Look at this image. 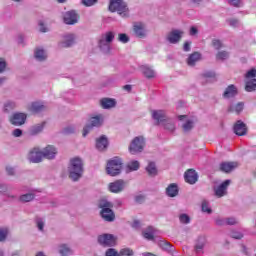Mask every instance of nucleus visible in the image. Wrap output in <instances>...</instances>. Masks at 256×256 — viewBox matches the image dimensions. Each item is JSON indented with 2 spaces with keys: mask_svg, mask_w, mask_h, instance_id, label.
Listing matches in <instances>:
<instances>
[{
  "mask_svg": "<svg viewBox=\"0 0 256 256\" xmlns=\"http://www.w3.org/2000/svg\"><path fill=\"white\" fill-rule=\"evenodd\" d=\"M47 109V106L43 104V102H33L31 104V111L33 113H43Z\"/></svg>",
  "mask_w": 256,
  "mask_h": 256,
  "instance_id": "nucleus-24",
  "label": "nucleus"
},
{
  "mask_svg": "<svg viewBox=\"0 0 256 256\" xmlns=\"http://www.w3.org/2000/svg\"><path fill=\"white\" fill-rule=\"evenodd\" d=\"M63 133L65 135H71V133H75V127L73 126H68L63 130Z\"/></svg>",
  "mask_w": 256,
  "mask_h": 256,
  "instance_id": "nucleus-55",
  "label": "nucleus"
},
{
  "mask_svg": "<svg viewBox=\"0 0 256 256\" xmlns=\"http://www.w3.org/2000/svg\"><path fill=\"white\" fill-rule=\"evenodd\" d=\"M230 237H232V239H243V233L237 230H232L230 232Z\"/></svg>",
  "mask_w": 256,
  "mask_h": 256,
  "instance_id": "nucleus-44",
  "label": "nucleus"
},
{
  "mask_svg": "<svg viewBox=\"0 0 256 256\" xmlns=\"http://www.w3.org/2000/svg\"><path fill=\"white\" fill-rule=\"evenodd\" d=\"M98 243L102 247H115V236L113 234H103L98 236Z\"/></svg>",
  "mask_w": 256,
  "mask_h": 256,
  "instance_id": "nucleus-8",
  "label": "nucleus"
},
{
  "mask_svg": "<svg viewBox=\"0 0 256 256\" xmlns=\"http://www.w3.org/2000/svg\"><path fill=\"white\" fill-rule=\"evenodd\" d=\"M118 40L120 41V43H129V36H127V34L125 33H120L118 35Z\"/></svg>",
  "mask_w": 256,
  "mask_h": 256,
  "instance_id": "nucleus-48",
  "label": "nucleus"
},
{
  "mask_svg": "<svg viewBox=\"0 0 256 256\" xmlns=\"http://www.w3.org/2000/svg\"><path fill=\"white\" fill-rule=\"evenodd\" d=\"M139 167H141V165L139 164V161H137V160H131L127 164V169L129 171H139Z\"/></svg>",
  "mask_w": 256,
  "mask_h": 256,
  "instance_id": "nucleus-33",
  "label": "nucleus"
},
{
  "mask_svg": "<svg viewBox=\"0 0 256 256\" xmlns=\"http://www.w3.org/2000/svg\"><path fill=\"white\" fill-rule=\"evenodd\" d=\"M5 67H7V62H5V60H0V73L5 71Z\"/></svg>",
  "mask_w": 256,
  "mask_h": 256,
  "instance_id": "nucleus-62",
  "label": "nucleus"
},
{
  "mask_svg": "<svg viewBox=\"0 0 256 256\" xmlns=\"http://www.w3.org/2000/svg\"><path fill=\"white\" fill-rule=\"evenodd\" d=\"M131 227H132L133 229H141V221H139V220H134L133 223H132V225H131Z\"/></svg>",
  "mask_w": 256,
  "mask_h": 256,
  "instance_id": "nucleus-61",
  "label": "nucleus"
},
{
  "mask_svg": "<svg viewBox=\"0 0 256 256\" xmlns=\"http://www.w3.org/2000/svg\"><path fill=\"white\" fill-rule=\"evenodd\" d=\"M36 224H37L39 231H43V228L45 227V222H43V219L38 218L36 220Z\"/></svg>",
  "mask_w": 256,
  "mask_h": 256,
  "instance_id": "nucleus-56",
  "label": "nucleus"
},
{
  "mask_svg": "<svg viewBox=\"0 0 256 256\" xmlns=\"http://www.w3.org/2000/svg\"><path fill=\"white\" fill-rule=\"evenodd\" d=\"M143 237H144V239H147L148 241H153V239H155V228H153V226L147 227L143 231Z\"/></svg>",
  "mask_w": 256,
  "mask_h": 256,
  "instance_id": "nucleus-25",
  "label": "nucleus"
},
{
  "mask_svg": "<svg viewBox=\"0 0 256 256\" xmlns=\"http://www.w3.org/2000/svg\"><path fill=\"white\" fill-rule=\"evenodd\" d=\"M202 211L203 213H208V214H211L212 213V210L211 208L209 207V203H207V201H204L202 203Z\"/></svg>",
  "mask_w": 256,
  "mask_h": 256,
  "instance_id": "nucleus-49",
  "label": "nucleus"
},
{
  "mask_svg": "<svg viewBox=\"0 0 256 256\" xmlns=\"http://www.w3.org/2000/svg\"><path fill=\"white\" fill-rule=\"evenodd\" d=\"M43 127H45V123L34 126L31 129V135H37V133H41L43 131Z\"/></svg>",
  "mask_w": 256,
  "mask_h": 256,
  "instance_id": "nucleus-41",
  "label": "nucleus"
},
{
  "mask_svg": "<svg viewBox=\"0 0 256 256\" xmlns=\"http://www.w3.org/2000/svg\"><path fill=\"white\" fill-rule=\"evenodd\" d=\"M166 195L168 197H177L179 195V186L175 183L168 185L166 188Z\"/></svg>",
  "mask_w": 256,
  "mask_h": 256,
  "instance_id": "nucleus-21",
  "label": "nucleus"
},
{
  "mask_svg": "<svg viewBox=\"0 0 256 256\" xmlns=\"http://www.w3.org/2000/svg\"><path fill=\"white\" fill-rule=\"evenodd\" d=\"M182 35H183L182 31L172 30L167 36V41H169V43H172V45H175L176 43H179Z\"/></svg>",
  "mask_w": 256,
  "mask_h": 256,
  "instance_id": "nucleus-15",
  "label": "nucleus"
},
{
  "mask_svg": "<svg viewBox=\"0 0 256 256\" xmlns=\"http://www.w3.org/2000/svg\"><path fill=\"white\" fill-rule=\"evenodd\" d=\"M231 184V180H225L218 187L214 189L216 197H225L227 195V188Z\"/></svg>",
  "mask_w": 256,
  "mask_h": 256,
  "instance_id": "nucleus-12",
  "label": "nucleus"
},
{
  "mask_svg": "<svg viewBox=\"0 0 256 256\" xmlns=\"http://www.w3.org/2000/svg\"><path fill=\"white\" fill-rule=\"evenodd\" d=\"M99 208L101 209L100 215L104 221L112 223L115 221V212H113V203L107 200H101L99 202Z\"/></svg>",
  "mask_w": 256,
  "mask_h": 256,
  "instance_id": "nucleus-4",
  "label": "nucleus"
},
{
  "mask_svg": "<svg viewBox=\"0 0 256 256\" xmlns=\"http://www.w3.org/2000/svg\"><path fill=\"white\" fill-rule=\"evenodd\" d=\"M158 245L164 251H168L169 253H171V251H173V245H171V243H169L163 239L159 240Z\"/></svg>",
  "mask_w": 256,
  "mask_h": 256,
  "instance_id": "nucleus-30",
  "label": "nucleus"
},
{
  "mask_svg": "<svg viewBox=\"0 0 256 256\" xmlns=\"http://www.w3.org/2000/svg\"><path fill=\"white\" fill-rule=\"evenodd\" d=\"M152 118L154 119V121H157V123L159 124L166 121L167 116L165 115V111L163 110H153Z\"/></svg>",
  "mask_w": 256,
  "mask_h": 256,
  "instance_id": "nucleus-16",
  "label": "nucleus"
},
{
  "mask_svg": "<svg viewBox=\"0 0 256 256\" xmlns=\"http://www.w3.org/2000/svg\"><path fill=\"white\" fill-rule=\"evenodd\" d=\"M55 155H57V148L54 146H47L43 149V151H39V149L34 148L28 155V159L30 163H41L44 159H55Z\"/></svg>",
  "mask_w": 256,
  "mask_h": 256,
  "instance_id": "nucleus-1",
  "label": "nucleus"
},
{
  "mask_svg": "<svg viewBox=\"0 0 256 256\" xmlns=\"http://www.w3.org/2000/svg\"><path fill=\"white\" fill-rule=\"evenodd\" d=\"M235 167H237V163H234V162H222L220 164V171H222L223 173H231V171L233 169H235Z\"/></svg>",
  "mask_w": 256,
  "mask_h": 256,
  "instance_id": "nucleus-23",
  "label": "nucleus"
},
{
  "mask_svg": "<svg viewBox=\"0 0 256 256\" xmlns=\"http://www.w3.org/2000/svg\"><path fill=\"white\" fill-rule=\"evenodd\" d=\"M197 61H201V53L194 52L189 55L187 59V64L189 65V67H195Z\"/></svg>",
  "mask_w": 256,
  "mask_h": 256,
  "instance_id": "nucleus-22",
  "label": "nucleus"
},
{
  "mask_svg": "<svg viewBox=\"0 0 256 256\" xmlns=\"http://www.w3.org/2000/svg\"><path fill=\"white\" fill-rule=\"evenodd\" d=\"M59 253L61 256L73 255V250L69 248L66 244H62L59 248Z\"/></svg>",
  "mask_w": 256,
  "mask_h": 256,
  "instance_id": "nucleus-31",
  "label": "nucleus"
},
{
  "mask_svg": "<svg viewBox=\"0 0 256 256\" xmlns=\"http://www.w3.org/2000/svg\"><path fill=\"white\" fill-rule=\"evenodd\" d=\"M146 171L148 175L155 177V175H157V166L155 165V162H150L146 167Z\"/></svg>",
  "mask_w": 256,
  "mask_h": 256,
  "instance_id": "nucleus-32",
  "label": "nucleus"
},
{
  "mask_svg": "<svg viewBox=\"0 0 256 256\" xmlns=\"http://www.w3.org/2000/svg\"><path fill=\"white\" fill-rule=\"evenodd\" d=\"M9 235V230L7 228H0V241H5Z\"/></svg>",
  "mask_w": 256,
  "mask_h": 256,
  "instance_id": "nucleus-45",
  "label": "nucleus"
},
{
  "mask_svg": "<svg viewBox=\"0 0 256 256\" xmlns=\"http://www.w3.org/2000/svg\"><path fill=\"white\" fill-rule=\"evenodd\" d=\"M25 121H27V115L25 113H15L10 118V123L16 127L25 125Z\"/></svg>",
  "mask_w": 256,
  "mask_h": 256,
  "instance_id": "nucleus-11",
  "label": "nucleus"
},
{
  "mask_svg": "<svg viewBox=\"0 0 256 256\" xmlns=\"http://www.w3.org/2000/svg\"><path fill=\"white\" fill-rule=\"evenodd\" d=\"M115 105H117L115 99L104 98L101 100V106L103 107V109H111L115 107Z\"/></svg>",
  "mask_w": 256,
  "mask_h": 256,
  "instance_id": "nucleus-27",
  "label": "nucleus"
},
{
  "mask_svg": "<svg viewBox=\"0 0 256 256\" xmlns=\"http://www.w3.org/2000/svg\"><path fill=\"white\" fill-rule=\"evenodd\" d=\"M143 147H145V138L143 136H137L132 140L129 151L132 155H135V153H141Z\"/></svg>",
  "mask_w": 256,
  "mask_h": 256,
  "instance_id": "nucleus-7",
  "label": "nucleus"
},
{
  "mask_svg": "<svg viewBox=\"0 0 256 256\" xmlns=\"http://www.w3.org/2000/svg\"><path fill=\"white\" fill-rule=\"evenodd\" d=\"M203 77L204 79H206V81H210V83H213V81H217L216 74L213 71H206L203 73Z\"/></svg>",
  "mask_w": 256,
  "mask_h": 256,
  "instance_id": "nucleus-35",
  "label": "nucleus"
},
{
  "mask_svg": "<svg viewBox=\"0 0 256 256\" xmlns=\"http://www.w3.org/2000/svg\"><path fill=\"white\" fill-rule=\"evenodd\" d=\"M215 224L218 227H223V226L227 225V218L218 217L215 219Z\"/></svg>",
  "mask_w": 256,
  "mask_h": 256,
  "instance_id": "nucleus-46",
  "label": "nucleus"
},
{
  "mask_svg": "<svg viewBox=\"0 0 256 256\" xmlns=\"http://www.w3.org/2000/svg\"><path fill=\"white\" fill-rule=\"evenodd\" d=\"M101 123H103V117L95 116L90 119V125L92 127H100Z\"/></svg>",
  "mask_w": 256,
  "mask_h": 256,
  "instance_id": "nucleus-34",
  "label": "nucleus"
},
{
  "mask_svg": "<svg viewBox=\"0 0 256 256\" xmlns=\"http://www.w3.org/2000/svg\"><path fill=\"white\" fill-rule=\"evenodd\" d=\"M212 45H213L214 49H216V50H219V49H221V47H223V44L220 42V40H217V39H214L212 41Z\"/></svg>",
  "mask_w": 256,
  "mask_h": 256,
  "instance_id": "nucleus-53",
  "label": "nucleus"
},
{
  "mask_svg": "<svg viewBox=\"0 0 256 256\" xmlns=\"http://www.w3.org/2000/svg\"><path fill=\"white\" fill-rule=\"evenodd\" d=\"M13 137H21L23 135V130L16 128L12 132Z\"/></svg>",
  "mask_w": 256,
  "mask_h": 256,
  "instance_id": "nucleus-60",
  "label": "nucleus"
},
{
  "mask_svg": "<svg viewBox=\"0 0 256 256\" xmlns=\"http://www.w3.org/2000/svg\"><path fill=\"white\" fill-rule=\"evenodd\" d=\"M126 185L127 183L124 180L122 179L116 180L109 184V191L111 193H121V191L125 189Z\"/></svg>",
  "mask_w": 256,
  "mask_h": 256,
  "instance_id": "nucleus-9",
  "label": "nucleus"
},
{
  "mask_svg": "<svg viewBox=\"0 0 256 256\" xmlns=\"http://www.w3.org/2000/svg\"><path fill=\"white\" fill-rule=\"evenodd\" d=\"M17 107V104L13 101H8L4 104V113H11L13 109Z\"/></svg>",
  "mask_w": 256,
  "mask_h": 256,
  "instance_id": "nucleus-37",
  "label": "nucleus"
},
{
  "mask_svg": "<svg viewBox=\"0 0 256 256\" xmlns=\"http://www.w3.org/2000/svg\"><path fill=\"white\" fill-rule=\"evenodd\" d=\"M6 171L8 173V175H15V168L13 167H6Z\"/></svg>",
  "mask_w": 256,
  "mask_h": 256,
  "instance_id": "nucleus-64",
  "label": "nucleus"
},
{
  "mask_svg": "<svg viewBox=\"0 0 256 256\" xmlns=\"http://www.w3.org/2000/svg\"><path fill=\"white\" fill-rule=\"evenodd\" d=\"M243 107H244L243 102H240L235 106H230L228 111H235L236 113H241V111H243Z\"/></svg>",
  "mask_w": 256,
  "mask_h": 256,
  "instance_id": "nucleus-42",
  "label": "nucleus"
},
{
  "mask_svg": "<svg viewBox=\"0 0 256 256\" xmlns=\"http://www.w3.org/2000/svg\"><path fill=\"white\" fill-rule=\"evenodd\" d=\"M228 24L230 27H238L239 26V20L237 19H229Z\"/></svg>",
  "mask_w": 256,
  "mask_h": 256,
  "instance_id": "nucleus-59",
  "label": "nucleus"
},
{
  "mask_svg": "<svg viewBox=\"0 0 256 256\" xmlns=\"http://www.w3.org/2000/svg\"><path fill=\"white\" fill-rule=\"evenodd\" d=\"M106 256H119V253L114 248H110L106 251Z\"/></svg>",
  "mask_w": 256,
  "mask_h": 256,
  "instance_id": "nucleus-58",
  "label": "nucleus"
},
{
  "mask_svg": "<svg viewBox=\"0 0 256 256\" xmlns=\"http://www.w3.org/2000/svg\"><path fill=\"white\" fill-rule=\"evenodd\" d=\"M108 9L111 13H118L120 17H129V6L123 0H110Z\"/></svg>",
  "mask_w": 256,
  "mask_h": 256,
  "instance_id": "nucleus-3",
  "label": "nucleus"
},
{
  "mask_svg": "<svg viewBox=\"0 0 256 256\" xmlns=\"http://www.w3.org/2000/svg\"><path fill=\"white\" fill-rule=\"evenodd\" d=\"M193 125H195V121L193 120H187L184 124H183V129L185 132L187 131H191L193 129Z\"/></svg>",
  "mask_w": 256,
  "mask_h": 256,
  "instance_id": "nucleus-43",
  "label": "nucleus"
},
{
  "mask_svg": "<svg viewBox=\"0 0 256 256\" xmlns=\"http://www.w3.org/2000/svg\"><path fill=\"white\" fill-rule=\"evenodd\" d=\"M75 44V35L68 34L64 36V41L61 43L62 47H72Z\"/></svg>",
  "mask_w": 256,
  "mask_h": 256,
  "instance_id": "nucleus-26",
  "label": "nucleus"
},
{
  "mask_svg": "<svg viewBox=\"0 0 256 256\" xmlns=\"http://www.w3.org/2000/svg\"><path fill=\"white\" fill-rule=\"evenodd\" d=\"M141 71L147 79H153V77H155V70L147 65L142 66Z\"/></svg>",
  "mask_w": 256,
  "mask_h": 256,
  "instance_id": "nucleus-28",
  "label": "nucleus"
},
{
  "mask_svg": "<svg viewBox=\"0 0 256 256\" xmlns=\"http://www.w3.org/2000/svg\"><path fill=\"white\" fill-rule=\"evenodd\" d=\"M226 225H237V218L235 217L226 218Z\"/></svg>",
  "mask_w": 256,
  "mask_h": 256,
  "instance_id": "nucleus-54",
  "label": "nucleus"
},
{
  "mask_svg": "<svg viewBox=\"0 0 256 256\" xmlns=\"http://www.w3.org/2000/svg\"><path fill=\"white\" fill-rule=\"evenodd\" d=\"M217 61H225V59H229V52L227 51H220L216 55Z\"/></svg>",
  "mask_w": 256,
  "mask_h": 256,
  "instance_id": "nucleus-39",
  "label": "nucleus"
},
{
  "mask_svg": "<svg viewBox=\"0 0 256 256\" xmlns=\"http://www.w3.org/2000/svg\"><path fill=\"white\" fill-rule=\"evenodd\" d=\"M184 179L186 183H189V185H195V183H197L199 179V175L195 170L189 169L188 171L185 172Z\"/></svg>",
  "mask_w": 256,
  "mask_h": 256,
  "instance_id": "nucleus-13",
  "label": "nucleus"
},
{
  "mask_svg": "<svg viewBox=\"0 0 256 256\" xmlns=\"http://www.w3.org/2000/svg\"><path fill=\"white\" fill-rule=\"evenodd\" d=\"M133 255V250L129 248L122 249L118 256H132Z\"/></svg>",
  "mask_w": 256,
  "mask_h": 256,
  "instance_id": "nucleus-47",
  "label": "nucleus"
},
{
  "mask_svg": "<svg viewBox=\"0 0 256 256\" xmlns=\"http://www.w3.org/2000/svg\"><path fill=\"white\" fill-rule=\"evenodd\" d=\"M93 129L92 125H86L83 128V137H87V135H89V132Z\"/></svg>",
  "mask_w": 256,
  "mask_h": 256,
  "instance_id": "nucleus-57",
  "label": "nucleus"
},
{
  "mask_svg": "<svg viewBox=\"0 0 256 256\" xmlns=\"http://www.w3.org/2000/svg\"><path fill=\"white\" fill-rule=\"evenodd\" d=\"M238 91H237V87H235V85L231 84L229 85L224 93H223V97L224 99H231L233 97H236Z\"/></svg>",
  "mask_w": 256,
  "mask_h": 256,
  "instance_id": "nucleus-17",
  "label": "nucleus"
},
{
  "mask_svg": "<svg viewBox=\"0 0 256 256\" xmlns=\"http://www.w3.org/2000/svg\"><path fill=\"white\" fill-rule=\"evenodd\" d=\"M34 57L37 61H45L47 59V54H45V50L38 48L34 52Z\"/></svg>",
  "mask_w": 256,
  "mask_h": 256,
  "instance_id": "nucleus-29",
  "label": "nucleus"
},
{
  "mask_svg": "<svg viewBox=\"0 0 256 256\" xmlns=\"http://www.w3.org/2000/svg\"><path fill=\"white\" fill-rule=\"evenodd\" d=\"M228 3L232 7H241V5H243V0H228Z\"/></svg>",
  "mask_w": 256,
  "mask_h": 256,
  "instance_id": "nucleus-51",
  "label": "nucleus"
},
{
  "mask_svg": "<svg viewBox=\"0 0 256 256\" xmlns=\"http://www.w3.org/2000/svg\"><path fill=\"white\" fill-rule=\"evenodd\" d=\"M121 169H123V160L116 156L108 161L106 172L110 177H117L121 174Z\"/></svg>",
  "mask_w": 256,
  "mask_h": 256,
  "instance_id": "nucleus-5",
  "label": "nucleus"
},
{
  "mask_svg": "<svg viewBox=\"0 0 256 256\" xmlns=\"http://www.w3.org/2000/svg\"><path fill=\"white\" fill-rule=\"evenodd\" d=\"M135 201H136V203H143V201H145V196H143V195H137V196L135 197Z\"/></svg>",
  "mask_w": 256,
  "mask_h": 256,
  "instance_id": "nucleus-63",
  "label": "nucleus"
},
{
  "mask_svg": "<svg viewBox=\"0 0 256 256\" xmlns=\"http://www.w3.org/2000/svg\"><path fill=\"white\" fill-rule=\"evenodd\" d=\"M179 221L183 225H189V223H191V217H189V215H187V214H180Z\"/></svg>",
  "mask_w": 256,
  "mask_h": 256,
  "instance_id": "nucleus-40",
  "label": "nucleus"
},
{
  "mask_svg": "<svg viewBox=\"0 0 256 256\" xmlns=\"http://www.w3.org/2000/svg\"><path fill=\"white\" fill-rule=\"evenodd\" d=\"M115 39V34L111 31L103 34L98 42V47L103 51V53H109L111 51V43Z\"/></svg>",
  "mask_w": 256,
  "mask_h": 256,
  "instance_id": "nucleus-6",
  "label": "nucleus"
},
{
  "mask_svg": "<svg viewBox=\"0 0 256 256\" xmlns=\"http://www.w3.org/2000/svg\"><path fill=\"white\" fill-rule=\"evenodd\" d=\"M34 199H35V194L33 193L23 194L20 196V201L22 203H29V201H33Z\"/></svg>",
  "mask_w": 256,
  "mask_h": 256,
  "instance_id": "nucleus-38",
  "label": "nucleus"
},
{
  "mask_svg": "<svg viewBox=\"0 0 256 256\" xmlns=\"http://www.w3.org/2000/svg\"><path fill=\"white\" fill-rule=\"evenodd\" d=\"M246 79H253L254 77H256V69L252 68L250 69L246 75H245Z\"/></svg>",
  "mask_w": 256,
  "mask_h": 256,
  "instance_id": "nucleus-52",
  "label": "nucleus"
},
{
  "mask_svg": "<svg viewBox=\"0 0 256 256\" xmlns=\"http://www.w3.org/2000/svg\"><path fill=\"white\" fill-rule=\"evenodd\" d=\"M133 29L136 37H140V39H143L147 33L143 23H135Z\"/></svg>",
  "mask_w": 256,
  "mask_h": 256,
  "instance_id": "nucleus-18",
  "label": "nucleus"
},
{
  "mask_svg": "<svg viewBox=\"0 0 256 256\" xmlns=\"http://www.w3.org/2000/svg\"><path fill=\"white\" fill-rule=\"evenodd\" d=\"M245 90L248 93H251L252 91H256V79L246 82Z\"/></svg>",
  "mask_w": 256,
  "mask_h": 256,
  "instance_id": "nucleus-36",
  "label": "nucleus"
},
{
  "mask_svg": "<svg viewBox=\"0 0 256 256\" xmlns=\"http://www.w3.org/2000/svg\"><path fill=\"white\" fill-rule=\"evenodd\" d=\"M68 173L72 181H79L83 177V160L79 157H74L70 160Z\"/></svg>",
  "mask_w": 256,
  "mask_h": 256,
  "instance_id": "nucleus-2",
  "label": "nucleus"
},
{
  "mask_svg": "<svg viewBox=\"0 0 256 256\" xmlns=\"http://www.w3.org/2000/svg\"><path fill=\"white\" fill-rule=\"evenodd\" d=\"M234 133L238 135V137H243L247 135V126L243 123V121L238 120L234 125Z\"/></svg>",
  "mask_w": 256,
  "mask_h": 256,
  "instance_id": "nucleus-14",
  "label": "nucleus"
},
{
  "mask_svg": "<svg viewBox=\"0 0 256 256\" xmlns=\"http://www.w3.org/2000/svg\"><path fill=\"white\" fill-rule=\"evenodd\" d=\"M107 147H109V140H107V137L101 136L96 139V149H98V151H105Z\"/></svg>",
  "mask_w": 256,
  "mask_h": 256,
  "instance_id": "nucleus-19",
  "label": "nucleus"
},
{
  "mask_svg": "<svg viewBox=\"0 0 256 256\" xmlns=\"http://www.w3.org/2000/svg\"><path fill=\"white\" fill-rule=\"evenodd\" d=\"M205 237L200 236L198 237L196 244L194 246V250L197 253V255H201L203 253V249H205Z\"/></svg>",
  "mask_w": 256,
  "mask_h": 256,
  "instance_id": "nucleus-20",
  "label": "nucleus"
},
{
  "mask_svg": "<svg viewBox=\"0 0 256 256\" xmlns=\"http://www.w3.org/2000/svg\"><path fill=\"white\" fill-rule=\"evenodd\" d=\"M99 0H82V5L85 7H93V5L97 4Z\"/></svg>",
  "mask_w": 256,
  "mask_h": 256,
  "instance_id": "nucleus-50",
  "label": "nucleus"
},
{
  "mask_svg": "<svg viewBox=\"0 0 256 256\" xmlns=\"http://www.w3.org/2000/svg\"><path fill=\"white\" fill-rule=\"evenodd\" d=\"M63 19L66 25H75V23L79 21V17L77 16V12H75V10L65 12Z\"/></svg>",
  "mask_w": 256,
  "mask_h": 256,
  "instance_id": "nucleus-10",
  "label": "nucleus"
}]
</instances>
